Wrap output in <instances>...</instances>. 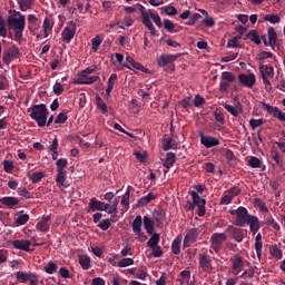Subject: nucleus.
I'll list each match as a JSON object with an SVG mask.
<instances>
[{
    "label": "nucleus",
    "instance_id": "nucleus-63",
    "mask_svg": "<svg viewBox=\"0 0 285 285\" xmlns=\"http://www.w3.org/2000/svg\"><path fill=\"white\" fill-rule=\"evenodd\" d=\"M68 121V112H60L55 119V124H66Z\"/></svg>",
    "mask_w": 285,
    "mask_h": 285
},
{
    "label": "nucleus",
    "instance_id": "nucleus-4",
    "mask_svg": "<svg viewBox=\"0 0 285 285\" xmlns=\"http://www.w3.org/2000/svg\"><path fill=\"white\" fill-rule=\"evenodd\" d=\"M246 229H242V227H235L233 225H229L225 229V234L227 235V239H234L237 244H242L244 242V238L246 237Z\"/></svg>",
    "mask_w": 285,
    "mask_h": 285
},
{
    "label": "nucleus",
    "instance_id": "nucleus-21",
    "mask_svg": "<svg viewBox=\"0 0 285 285\" xmlns=\"http://www.w3.org/2000/svg\"><path fill=\"white\" fill-rule=\"evenodd\" d=\"M246 224L249 226L252 235H257V233H259V228H262L259 218H257V216H249Z\"/></svg>",
    "mask_w": 285,
    "mask_h": 285
},
{
    "label": "nucleus",
    "instance_id": "nucleus-33",
    "mask_svg": "<svg viewBox=\"0 0 285 285\" xmlns=\"http://www.w3.org/2000/svg\"><path fill=\"white\" fill-rule=\"evenodd\" d=\"M161 146L165 153L168 150H175V148H177V144H175V140L170 137L163 138Z\"/></svg>",
    "mask_w": 285,
    "mask_h": 285
},
{
    "label": "nucleus",
    "instance_id": "nucleus-49",
    "mask_svg": "<svg viewBox=\"0 0 285 285\" xmlns=\"http://www.w3.org/2000/svg\"><path fill=\"white\" fill-rule=\"evenodd\" d=\"M59 268V265L53 262H49L47 265H45L43 271L48 275H53V273Z\"/></svg>",
    "mask_w": 285,
    "mask_h": 285
},
{
    "label": "nucleus",
    "instance_id": "nucleus-18",
    "mask_svg": "<svg viewBox=\"0 0 285 285\" xmlns=\"http://www.w3.org/2000/svg\"><path fill=\"white\" fill-rule=\"evenodd\" d=\"M180 55H161L158 59H157V63L160 68H166V66H168V63H173L174 61H177V59H179Z\"/></svg>",
    "mask_w": 285,
    "mask_h": 285
},
{
    "label": "nucleus",
    "instance_id": "nucleus-42",
    "mask_svg": "<svg viewBox=\"0 0 285 285\" xmlns=\"http://www.w3.org/2000/svg\"><path fill=\"white\" fill-rule=\"evenodd\" d=\"M246 39H250L256 46H259L262 43V38H259V35L257 33V30L253 29L246 35Z\"/></svg>",
    "mask_w": 285,
    "mask_h": 285
},
{
    "label": "nucleus",
    "instance_id": "nucleus-47",
    "mask_svg": "<svg viewBox=\"0 0 285 285\" xmlns=\"http://www.w3.org/2000/svg\"><path fill=\"white\" fill-rule=\"evenodd\" d=\"M263 21H268V23H279V21H282V18L279 17V14H265L263 17Z\"/></svg>",
    "mask_w": 285,
    "mask_h": 285
},
{
    "label": "nucleus",
    "instance_id": "nucleus-62",
    "mask_svg": "<svg viewBox=\"0 0 285 285\" xmlns=\"http://www.w3.org/2000/svg\"><path fill=\"white\" fill-rule=\"evenodd\" d=\"M56 166H57V171L65 170L63 168H66V166H68V159L67 158H59L56 161Z\"/></svg>",
    "mask_w": 285,
    "mask_h": 285
},
{
    "label": "nucleus",
    "instance_id": "nucleus-43",
    "mask_svg": "<svg viewBox=\"0 0 285 285\" xmlns=\"http://www.w3.org/2000/svg\"><path fill=\"white\" fill-rule=\"evenodd\" d=\"M177 282L180 285L188 284V282H190V271L185 269V271L180 272L179 278H177Z\"/></svg>",
    "mask_w": 285,
    "mask_h": 285
},
{
    "label": "nucleus",
    "instance_id": "nucleus-19",
    "mask_svg": "<svg viewBox=\"0 0 285 285\" xmlns=\"http://www.w3.org/2000/svg\"><path fill=\"white\" fill-rule=\"evenodd\" d=\"M11 246H13L16 250H24V253H30V246H32V243L26 239H16L11 243Z\"/></svg>",
    "mask_w": 285,
    "mask_h": 285
},
{
    "label": "nucleus",
    "instance_id": "nucleus-6",
    "mask_svg": "<svg viewBox=\"0 0 285 285\" xmlns=\"http://www.w3.org/2000/svg\"><path fill=\"white\" fill-rule=\"evenodd\" d=\"M20 58H21V51L19 50V47H17V45H12L2 53V61L6 66H10L13 59H20Z\"/></svg>",
    "mask_w": 285,
    "mask_h": 285
},
{
    "label": "nucleus",
    "instance_id": "nucleus-44",
    "mask_svg": "<svg viewBox=\"0 0 285 285\" xmlns=\"http://www.w3.org/2000/svg\"><path fill=\"white\" fill-rule=\"evenodd\" d=\"M96 106L98 110H101L102 115H106L108 112V106L106 105V101H104V98L97 96Z\"/></svg>",
    "mask_w": 285,
    "mask_h": 285
},
{
    "label": "nucleus",
    "instance_id": "nucleus-31",
    "mask_svg": "<svg viewBox=\"0 0 285 285\" xmlns=\"http://www.w3.org/2000/svg\"><path fill=\"white\" fill-rule=\"evenodd\" d=\"M267 37H268V46L271 48H275L277 43V31H275L274 27H268Z\"/></svg>",
    "mask_w": 285,
    "mask_h": 285
},
{
    "label": "nucleus",
    "instance_id": "nucleus-25",
    "mask_svg": "<svg viewBox=\"0 0 285 285\" xmlns=\"http://www.w3.org/2000/svg\"><path fill=\"white\" fill-rule=\"evenodd\" d=\"M27 222H30V215L26 214L23 210L16 213L14 215L16 226H26Z\"/></svg>",
    "mask_w": 285,
    "mask_h": 285
},
{
    "label": "nucleus",
    "instance_id": "nucleus-23",
    "mask_svg": "<svg viewBox=\"0 0 285 285\" xmlns=\"http://www.w3.org/2000/svg\"><path fill=\"white\" fill-rule=\"evenodd\" d=\"M50 224H52L50 216H43L37 223L36 228H37V230H40V233H48V230H50Z\"/></svg>",
    "mask_w": 285,
    "mask_h": 285
},
{
    "label": "nucleus",
    "instance_id": "nucleus-27",
    "mask_svg": "<svg viewBox=\"0 0 285 285\" xmlns=\"http://www.w3.org/2000/svg\"><path fill=\"white\" fill-rule=\"evenodd\" d=\"M126 62L124 63V68H128V70H132V68H135L136 70H141L144 71V66L137 61H135L134 57L127 56L126 57Z\"/></svg>",
    "mask_w": 285,
    "mask_h": 285
},
{
    "label": "nucleus",
    "instance_id": "nucleus-24",
    "mask_svg": "<svg viewBox=\"0 0 285 285\" xmlns=\"http://www.w3.org/2000/svg\"><path fill=\"white\" fill-rule=\"evenodd\" d=\"M223 108H225V110H227V112H229L233 117H239V115L244 112L242 102H237L235 107L228 104H224Z\"/></svg>",
    "mask_w": 285,
    "mask_h": 285
},
{
    "label": "nucleus",
    "instance_id": "nucleus-60",
    "mask_svg": "<svg viewBox=\"0 0 285 285\" xmlns=\"http://www.w3.org/2000/svg\"><path fill=\"white\" fill-rule=\"evenodd\" d=\"M272 157L274 161L279 166H284V160L282 159V156L279 155V151L277 150H272Z\"/></svg>",
    "mask_w": 285,
    "mask_h": 285
},
{
    "label": "nucleus",
    "instance_id": "nucleus-45",
    "mask_svg": "<svg viewBox=\"0 0 285 285\" xmlns=\"http://www.w3.org/2000/svg\"><path fill=\"white\" fill-rule=\"evenodd\" d=\"M171 252L174 255H179V253H181V238L177 237L173 240Z\"/></svg>",
    "mask_w": 285,
    "mask_h": 285
},
{
    "label": "nucleus",
    "instance_id": "nucleus-48",
    "mask_svg": "<svg viewBox=\"0 0 285 285\" xmlns=\"http://www.w3.org/2000/svg\"><path fill=\"white\" fill-rule=\"evenodd\" d=\"M46 177V174L43 171H35L30 177V181L33 184H39L43 178Z\"/></svg>",
    "mask_w": 285,
    "mask_h": 285
},
{
    "label": "nucleus",
    "instance_id": "nucleus-37",
    "mask_svg": "<svg viewBox=\"0 0 285 285\" xmlns=\"http://www.w3.org/2000/svg\"><path fill=\"white\" fill-rule=\"evenodd\" d=\"M269 255H272L274 259H282V257H284V252L277 244H275L269 247Z\"/></svg>",
    "mask_w": 285,
    "mask_h": 285
},
{
    "label": "nucleus",
    "instance_id": "nucleus-15",
    "mask_svg": "<svg viewBox=\"0 0 285 285\" xmlns=\"http://www.w3.org/2000/svg\"><path fill=\"white\" fill-rule=\"evenodd\" d=\"M238 81L242 83V86H245V88H253L257 81V78L255 77V73H239Z\"/></svg>",
    "mask_w": 285,
    "mask_h": 285
},
{
    "label": "nucleus",
    "instance_id": "nucleus-58",
    "mask_svg": "<svg viewBox=\"0 0 285 285\" xmlns=\"http://www.w3.org/2000/svg\"><path fill=\"white\" fill-rule=\"evenodd\" d=\"M135 264V259L132 258H122L118 264V268H126L127 266H132Z\"/></svg>",
    "mask_w": 285,
    "mask_h": 285
},
{
    "label": "nucleus",
    "instance_id": "nucleus-39",
    "mask_svg": "<svg viewBox=\"0 0 285 285\" xmlns=\"http://www.w3.org/2000/svg\"><path fill=\"white\" fill-rule=\"evenodd\" d=\"M144 224V218H141V216H136V218L134 219L132 224H131V228H132V233H140L141 232V226Z\"/></svg>",
    "mask_w": 285,
    "mask_h": 285
},
{
    "label": "nucleus",
    "instance_id": "nucleus-28",
    "mask_svg": "<svg viewBox=\"0 0 285 285\" xmlns=\"http://www.w3.org/2000/svg\"><path fill=\"white\" fill-rule=\"evenodd\" d=\"M154 199H157V195H155L154 193H149L147 196H144L137 200V207L144 208V206H148V204H150V202H154Z\"/></svg>",
    "mask_w": 285,
    "mask_h": 285
},
{
    "label": "nucleus",
    "instance_id": "nucleus-59",
    "mask_svg": "<svg viewBox=\"0 0 285 285\" xmlns=\"http://www.w3.org/2000/svg\"><path fill=\"white\" fill-rule=\"evenodd\" d=\"M163 10L168 17H175L177 14V8H175L174 6L163 7Z\"/></svg>",
    "mask_w": 285,
    "mask_h": 285
},
{
    "label": "nucleus",
    "instance_id": "nucleus-50",
    "mask_svg": "<svg viewBox=\"0 0 285 285\" xmlns=\"http://www.w3.org/2000/svg\"><path fill=\"white\" fill-rule=\"evenodd\" d=\"M200 12H203V14H206L205 19L203 20V23L207 28H213L215 26V19H213V17H208V12L206 10H200Z\"/></svg>",
    "mask_w": 285,
    "mask_h": 285
},
{
    "label": "nucleus",
    "instance_id": "nucleus-20",
    "mask_svg": "<svg viewBox=\"0 0 285 285\" xmlns=\"http://www.w3.org/2000/svg\"><path fill=\"white\" fill-rule=\"evenodd\" d=\"M200 144L205 146V148H215V146H219V139L200 134Z\"/></svg>",
    "mask_w": 285,
    "mask_h": 285
},
{
    "label": "nucleus",
    "instance_id": "nucleus-17",
    "mask_svg": "<svg viewBox=\"0 0 285 285\" xmlns=\"http://www.w3.org/2000/svg\"><path fill=\"white\" fill-rule=\"evenodd\" d=\"M89 209H91L92 213L99 210L100 213H104L105 210H108L110 208L109 204H106L104 202L97 200L96 197L90 198L89 200Z\"/></svg>",
    "mask_w": 285,
    "mask_h": 285
},
{
    "label": "nucleus",
    "instance_id": "nucleus-12",
    "mask_svg": "<svg viewBox=\"0 0 285 285\" xmlns=\"http://www.w3.org/2000/svg\"><path fill=\"white\" fill-rule=\"evenodd\" d=\"M250 216L252 215L248 214V209H246V207H244V206L238 207L235 226H238L239 228H244V226L248 222V217H250Z\"/></svg>",
    "mask_w": 285,
    "mask_h": 285
},
{
    "label": "nucleus",
    "instance_id": "nucleus-11",
    "mask_svg": "<svg viewBox=\"0 0 285 285\" xmlns=\"http://www.w3.org/2000/svg\"><path fill=\"white\" fill-rule=\"evenodd\" d=\"M27 21H28V30L30 32V35H32L33 37H37V39H39L41 37V33H39V23H37V21H39V18H37V16L35 14H28L27 16Z\"/></svg>",
    "mask_w": 285,
    "mask_h": 285
},
{
    "label": "nucleus",
    "instance_id": "nucleus-16",
    "mask_svg": "<svg viewBox=\"0 0 285 285\" xmlns=\"http://www.w3.org/2000/svg\"><path fill=\"white\" fill-rule=\"evenodd\" d=\"M262 106L268 115H272V117L278 119V121H285V112L281 111L277 107H273L266 102H262Z\"/></svg>",
    "mask_w": 285,
    "mask_h": 285
},
{
    "label": "nucleus",
    "instance_id": "nucleus-46",
    "mask_svg": "<svg viewBox=\"0 0 285 285\" xmlns=\"http://www.w3.org/2000/svg\"><path fill=\"white\" fill-rule=\"evenodd\" d=\"M55 23L50 20V18H45L43 23H42V29H43V38H48V31L52 30Z\"/></svg>",
    "mask_w": 285,
    "mask_h": 285
},
{
    "label": "nucleus",
    "instance_id": "nucleus-10",
    "mask_svg": "<svg viewBox=\"0 0 285 285\" xmlns=\"http://www.w3.org/2000/svg\"><path fill=\"white\" fill-rule=\"evenodd\" d=\"M76 32L77 23H75V21H69L67 27L62 30V41H65V43H70V41L75 39Z\"/></svg>",
    "mask_w": 285,
    "mask_h": 285
},
{
    "label": "nucleus",
    "instance_id": "nucleus-9",
    "mask_svg": "<svg viewBox=\"0 0 285 285\" xmlns=\"http://www.w3.org/2000/svg\"><path fill=\"white\" fill-rule=\"evenodd\" d=\"M229 264L232 268V273L234 275H239L244 268H246V264L244 263V257L239 254H235L229 258Z\"/></svg>",
    "mask_w": 285,
    "mask_h": 285
},
{
    "label": "nucleus",
    "instance_id": "nucleus-2",
    "mask_svg": "<svg viewBox=\"0 0 285 285\" xmlns=\"http://www.w3.org/2000/svg\"><path fill=\"white\" fill-rule=\"evenodd\" d=\"M28 112H30L29 117H31L33 121H36L39 128L46 127L49 111H48V107H46L45 104L31 106L28 109Z\"/></svg>",
    "mask_w": 285,
    "mask_h": 285
},
{
    "label": "nucleus",
    "instance_id": "nucleus-35",
    "mask_svg": "<svg viewBox=\"0 0 285 285\" xmlns=\"http://www.w3.org/2000/svg\"><path fill=\"white\" fill-rule=\"evenodd\" d=\"M118 76L117 73H111L106 88V95L107 97H110V92H112V89L115 88V83H117Z\"/></svg>",
    "mask_w": 285,
    "mask_h": 285
},
{
    "label": "nucleus",
    "instance_id": "nucleus-38",
    "mask_svg": "<svg viewBox=\"0 0 285 285\" xmlns=\"http://www.w3.org/2000/svg\"><path fill=\"white\" fill-rule=\"evenodd\" d=\"M17 1L21 12H27V10H32V6H35V0H17Z\"/></svg>",
    "mask_w": 285,
    "mask_h": 285
},
{
    "label": "nucleus",
    "instance_id": "nucleus-22",
    "mask_svg": "<svg viewBox=\"0 0 285 285\" xmlns=\"http://www.w3.org/2000/svg\"><path fill=\"white\" fill-rule=\"evenodd\" d=\"M0 204L2 206H6V208H9L10 210L17 208L19 206V198L12 197V196H6L0 198Z\"/></svg>",
    "mask_w": 285,
    "mask_h": 285
},
{
    "label": "nucleus",
    "instance_id": "nucleus-56",
    "mask_svg": "<svg viewBox=\"0 0 285 285\" xmlns=\"http://www.w3.org/2000/svg\"><path fill=\"white\" fill-rule=\"evenodd\" d=\"M102 41L104 40L99 36H96L95 38L91 39V46H92L94 52H97L99 50V46H101Z\"/></svg>",
    "mask_w": 285,
    "mask_h": 285
},
{
    "label": "nucleus",
    "instance_id": "nucleus-3",
    "mask_svg": "<svg viewBox=\"0 0 285 285\" xmlns=\"http://www.w3.org/2000/svg\"><path fill=\"white\" fill-rule=\"evenodd\" d=\"M189 195H191V199L186 202L185 210H188L189 213H193L195 210V207L198 208V217H204L206 215V199L200 198L199 194L197 191H189Z\"/></svg>",
    "mask_w": 285,
    "mask_h": 285
},
{
    "label": "nucleus",
    "instance_id": "nucleus-14",
    "mask_svg": "<svg viewBox=\"0 0 285 285\" xmlns=\"http://www.w3.org/2000/svg\"><path fill=\"white\" fill-rule=\"evenodd\" d=\"M198 264L204 273H210L213 271V258L208 254H199Z\"/></svg>",
    "mask_w": 285,
    "mask_h": 285
},
{
    "label": "nucleus",
    "instance_id": "nucleus-52",
    "mask_svg": "<svg viewBox=\"0 0 285 285\" xmlns=\"http://www.w3.org/2000/svg\"><path fill=\"white\" fill-rule=\"evenodd\" d=\"M0 37L3 39L8 37V28L6 27V20L3 19V16H0Z\"/></svg>",
    "mask_w": 285,
    "mask_h": 285
},
{
    "label": "nucleus",
    "instance_id": "nucleus-36",
    "mask_svg": "<svg viewBox=\"0 0 285 285\" xmlns=\"http://www.w3.org/2000/svg\"><path fill=\"white\" fill-rule=\"evenodd\" d=\"M153 217H154V222H156V224L160 226V224H164V219H166V210L164 209L155 210L153 213Z\"/></svg>",
    "mask_w": 285,
    "mask_h": 285
},
{
    "label": "nucleus",
    "instance_id": "nucleus-57",
    "mask_svg": "<svg viewBox=\"0 0 285 285\" xmlns=\"http://www.w3.org/2000/svg\"><path fill=\"white\" fill-rule=\"evenodd\" d=\"M214 117H215V120L218 121V124H220L222 126L226 124V118H224V112H222V110L219 109L215 110Z\"/></svg>",
    "mask_w": 285,
    "mask_h": 285
},
{
    "label": "nucleus",
    "instance_id": "nucleus-54",
    "mask_svg": "<svg viewBox=\"0 0 285 285\" xmlns=\"http://www.w3.org/2000/svg\"><path fill=\"white\" fill-rule=\"evenodd\" d=\"M225 158L227 160V163L233 166V164H235V161L237 160V158L235 157V154L233 153V150L230 149H226L225 151Z\"/></svg>",
    "mask_w": 285,
    "mask_h": 285
},
{
    "label": "nucleus",
    "instance_id": "nucleus-34",
    "mask_svg": "<svg viewBox=\"0 0 285 285\" xmlns=\"http://www.w3.org/2000/svg\"><path fill=\"white\" fill-rule=\"evenodd\" d=\"M254 248L258 259H262V248H264V244L262 243V235L258 233L255 237Z\"/></svg>",
    "mask_w": 285,
    "mask_h": 285
},
{
    "label": "nucleus",
    "instance_id": "nucleus-64",
    "mask_svg": "<svg viewBox=\"0 0 285 285\" xmlns=\"http://www.w3.org/2000/svg\"><path fill=\"white\" fill-rule=\"evenodd\" d=\"M97 70V67L95 65L87 67L85 70L80 72V77L86 78L88 75H92Z\"/></svg>",
    "mask_w": 285,
    "mask_h": 285
},
{
    "label": "nucleus",
    "instance_id": "nucleus-13",
    "mask_svg": "<svg viewBox=\"0 0 285 285\" xmlns=\"http://www.w3.org/2000/svg\"><path fill=\"white\" fill-rule=\"evenodd\" d=\"M199 233H202V230H199V228L188 229V232L184 238V242H183L184 248H190V246H193V244H195V242H197V237H199Z\"/></svg>",
    "mask_w": 285,
    "mask_h": 285
},
{
    "label": "nucleus",
    "instance_id": "nucleus-8",
    "mask_svg": "<svg viewBox=\"0 0 285 285\" xmlns=\"http://www.w3.org/2000/svg\"><path fill=\"white\" fill-rule=\"evenodd\" d=\"M237 78L229 71H223L220 76V83L218 87L219 92H228V88Z\"/></svg>",
    "mask_w": 285,
    "mask_h": 285
},
{
    "label": "nucleus",
    "instance_id": "nucleus-32",
    "mask_svg": "<svg viewBox=\"0 0 285 285\" xmlns=\"http://www.w3.org/2000/svg\"><path fill=\"white\" fill-rule=\"evenodd\" d=\"M259 70H261L262 78L264 77L272 78L275 76V69L273 68V66L261 65Z\"/></svg>",
    "mask_w": 285,
    "mask_h": 285
},
{
    "label": "nucleus",
    "instance_id": "nucleus-61",
    "mask_svg": "<svg viewBox=\"0 0 285 285\" xmlns=\"http://www.w3.org/2000/svg\"><path fill=\"white\" fill-rule=\"evenodd\" d=\"M4 173H12L14 170V163L12 160L2 161Z\"/></svg>",
    "mask_w": 285,
    "mask_h": 285
},
{
    "label": "nucleus",
    "instance_id": "nucleus-30",
    "mask_svg": "<svg viewBox=\"0 0 285 285\" xmlns=\"http://www.w3.org/2000/svg\"><path fill=\"white\" fill-rule=\"evenodd\" d=\"M142 224L148 235H153L155 233V220L153 218L144 216Z\"/></svg>",
    "mask_w": 285,
    "mask_h": 285
},
{
    "label": "nucleus",
    "instance_id": "nucleus-55",
    "mask_svg": "<svg viewBox=\"0 0 285 285\" xmlns=\"http://www.w3.org/2000/svg\"><path fill=\"white\" fill-rule=\"evenodd\" d=\"M164 28L167 30V32H179L178 30H175V23L168 19L164 20Z\"/></svg>",
    "mask_w": 285,
    "mask_h": 285
},
{
    "label": "nucleus",
    "instance_id": "nucleus-26",
    "mask_svg": "<svg viewBox=\"0 0 285 285\" xmlns=\"http://www.w3.org/2000/svg\"><path fill=\"white\" fill-rule=\"evenodd\" d=\"M175 161H177V155H175L173 151L167 153L166 159L163 164L164 168H166L165 173H168V170L175 166Z\"/></svg>",
    "mask_w": 285,
    "mask_h": 285
},
{
    "label": "nucleus",
    "instance_id": "nucleus-5",
    "mask_svg": "<svg viewBox=\"0 0 285 285\" xmlns=\"http://www.w3.org/2000/svg\"><path fill=\"white\" fill-rule=\"evenodd\" d=\"M228 239V236L226 233H214L210 237V250L209 253H219L222 248L224 247V242Z\"/></svg>",
    "mask_w": 285,
    "mask_h": 285
},
{
    "label": "nucleus",
    "instance_id": "nucleus-53",
    "mask_svg": "<svg viewBox=\"0 0 285 285\" xmlns=\"http://www.w3.org/2000/svg\"><path fill=\"white\" fill-rule=\"evenodd\" d=\"M250 168H262V160L255 156H252L248 160Z\"/></svg>",
    "mask_w": 285,
    "mask_h": 285
},
{
    "label": "nucleus",
    "instance_id": "nucleus-7",
    "mask_svg": "<svg viewBox=\"0 0 285 285\" xmlns=\"http://www.w3.org/2000/svg\"><path fill=\"white\" fill-rule=\"evenodd\" d=\"M16 278L21 284H26V282H30L29 285H39V276L32 272H17Z\"/></svg>",
    "mask_w": 285,
    "mask_h": 285
},
{
    "label": "nucleus",
    "instance_id": "nucleus-41",
    "mask_svg": "<svg viewBox=\"0 0 285 285\" xmlns=\"http://www.w3.org/2000/svg\"><path fill=\"white\" fill-rule=\"evenodd\" d=\"M78 262L83 271H89V268L91 267L90 257L86 255H80Z\"/></svg>",
    "mask_w": 285,
    "mask_h": 285
},
{
    "label": "nucleus",
    "instance_id": "nucleus-1",
    "mask_svg": "<svg viewBox=\"0 0 285 285\" xmlns=\"http://www.w3.org/2000/svg\"><path fill=\"white\" fill-rule=\"evenodd\" d=\"M7 26L9 30L13 31V40L21 43L23 41V30H26V14L17 10H9Z\"/></svg>",
    "mask_w": 285,
    "mask_h": 285
},
{
    "label": "nucleus",
    "instance_id": "nucleus-51",
    "mask_svg": "<svg viewBox=\"0 0 285 285\" xmlns=\"http://www.w3.org/2000/svg\"><path fill=\"white\" fill-rule=\"evenodd\" d=\"M57 173H58V175L56 178V184H58V186H65L63 184H66V179H67L66 170H60Z\"/></svg>",
    "mask_w": 285,
    "mask_h": 285
},
{
    "label": "nucleus",
    "instance_id": "nucleus-29",
    "mask_svg": "<svg viewBox=\"0 0 285 285\" xmlns=\"http://www.w3.org/2000/svg\"><path fill=\"white\" fill-rule=\"evenodd\" d=\"M135 190L132 186L127 187V191L124 194L121 198V206H124L125 212H128L130 209V191Z\"/></svg>",
    "mask_w": 285,
    "mask_h": 285
},
{
    "label": "nucleus",
    "instance_id": "nucleus-40",
    "mask_svg": "<svg viewBox=\"0 0 285 285\" xmlns=\"http://www.w3.org/2000/svg\"><path fill=\"white\" fill-rule=\"evenodd\" d=\"M160 239H161V236L159 235V233L151 234V237L147 242L148 248H155V246H159Z\"/></svg>",
    "mask_w": 285,
    "mask_h": 285
}]
</instances>
